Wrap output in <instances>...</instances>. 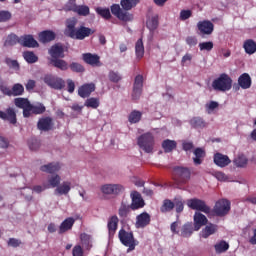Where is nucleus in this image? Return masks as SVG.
<instances>
[{
	"mask_svg": "<svg viewBox=\"0 0 256 256\" xmlns=\"http://www.w3.org/2000/svg\"><path fill=\"white\" fill-rule=\"evenodd\" d=\"M76 25H77V21H75V20H72V21L68 22V24H67L66 34L71 39L83 41V39H87V37H91V35H93V33H95V30H93L89 27L80 26L78 28H75Z\"/></svg>",
	"mask_w": 256,
	"mask_h": 256,
	"instance_id": "f257e3e1",
	"label": "nucleus"
},
{
	"mask_svg": "<svg viewBox=\"0 0 256 256\" xmlns=\"http://www.w3.org/2000/svg\"><path fill=\"white\" fill-rule=\"evenodd\" d=\"M173 181L177 188L187 185L191 180V169L187 167L175 166L173 168Z\"/></svg>",
	"mask_w": 256,
	"mask_h": 256,
	"instance_id": "f03ea898",
	"label": "nucleus"
},
{
	"mask_svg": "<svg viewBox=\"0 0 256 256\" xmlns=\"http://www.w3.org/2000/svg\"><path fill=\"white\" fill-rule=\"evenodd\" d=\"M231 87H233V79H231L227 73H222L218 78L214 79L212 82V88L214 91H231Z\"/></svg>",
	"mask_w": 256,
	"mask_h": 256,
	"instance_id": "7ed1b4c3",
	"label": "nucleus"
},
{
	"mask_svg": "<svg viewBox=\"0 0 256 256\" xmlns=\"http://www.w3.org/2000/svg\"><path fill=\"white\" fill-rule=\"evenodd\" d=\"M137 145L145 153H153V149L155 147V137H153V134L150 132L144 133L138 138Z\"/></svg>",
	"mask_w": 256,
	"mask_h": 256,
	"instance_id": "20e7f679",
	"label": "nucleus"
},
{
	"mask_svg": "<svg viewBox=\"0 0 256 256\" xmlns=\"http://www.w3.org/2000/svg\"><path fill=\"white\" fill-rule=\"evenodd\" d=\"M118 238L124 247H128L129 251H135L136 243L133 232H127L125 229H120L118 232Z\"/></svg>",
	"mask_w": 256,
	"mask_h": 256,
	"instance_id": "39448f33",
	"label": "nucleus"
},
{
	"mask_svg": "<svg viewBox=\"0 0 256 256\" xmlns=\"http://www.w3.org/2000/svg\"><path fill=\"white\" fill-rule=\"evenodd\" d=\"M187 206L193 211H200L201 213H205L206 215H209V213H211V207H209L204 200L199 198L188 199Z\"/></svg>",
	"mask_w": 256,
	"mask_h": 256,
	"instance_id": "423d86ee",
	"label": "nucleus"
},
{
	"mask_svg": "<svg viewBox=\"0 0 256 256\" xmlns=\"http://www.w3.org/2000/svg\"><path fill=\"white\" fill-rule=\"evenodd\" d=\"M231 211V201L220 199L215 203L213 213L216 217H225Z\"/></svg>",
	"mask_w": 256,
	"mask_h": 256,
	"instance_id": "0eeeda50",
	"label": "nucleus"
},
{
	"mask_svg": "<svg viewBox=\"0 0 256 256\" xmlns=\"http://www.w3.org/2000/svg\"><path fill=\"white\" fill-rule=\"evenodd\" d=\"M43 81L46 85H48V87L55 89L56 91L65 89V80H63V78L47 74L44 76Z\"/></svg>",
	"mask_w": 256,
	"mask_h": 256,
	"instance_id": "6e6552de",
	"label": "nucleus"
},
{
	"mask_svg": "<svg viewBox=\"0 0 256 256\" xmlns=\"http://www.w3.org/2000/svg\"><path fill=\"white\" fill-rule=\"evenodd\" d=\"M111 13L112 15L117 17V19H119L120 21H124L125 23L133 21V14L121 9V6H119V4H114L111 6Z\"/></svg>",
	"mask_w": 256,
	"mask_h": 256,
	"instance_id": "1a4fd4ad",
	"label": "nucleus"
},
{
	"mask_svg": "<svg viewBox=\"0 0 256 256\" xmlns=\"http://www.w3.org/2000/svg\"><path fill=\"white\" fill-rule=\"evenodd\" d=\"M143 93V75H137L134 80L132 99L133 101H139L141 94Z\"/></svg>",
	"mask_w": 256,
	"mask_h": 256,
	"instance_id": "9d476101",
	"label": "nucleus"
},
{
	"mask_svg": "<svg viewBox=\"0 0 256 256\" xmlns=\"http://www.w3.org/2000/svg\"><path fill=\"white\" fill-rule=\"evenodd\" d=\"M131 197V204L130 207L132 211H137L139 209H143L145 207V200H143V197L141 194L137 191H132L130 194Z\"/></svg>",
	"mask_w": 256,
	"mask_h": 256,
	"instance_id": "9b49d317",
	"label": "nucleus"
},
{
	"mask_svg": "<svg viewBox=\"0 0 256 256\" xmlns=\"http://www.w3.org/2000/svg\"><path fill=\"white\" fill-rule=\"evenodd\" d=\"M104 195H119L125 191V187L121 184H105L101 187Z\"/></svg>",
	"mask_w": 256,
	"mask_h": 256,
	"instance_id": "f8f14e48",
	"label": "nucleus"
},
{
	"mask_svg": "<svg viewBox=\"0 0 256 256\" xmlns=\"http://www.w3.org/2000/svg\"><path fill=\"white\" fill-rule=\"evenodd\" d=\"M50 59H64L65 58V48L63 44L56 43L50 47L48 50Z\"/></svg>",
	"mask_w": 256,
	"mask_h": 256,
	"instance_id": "ddd939ff",
	"label": "nucleus"
},
{
	"mask_svg": "<svg viewBox=\"0 0 256 256\" xmlns=\"http://www.w3.org/2000/svg\"><path fill=\"white\" fill-rule=\"evenodd\" d=\"M148 225H151V215L149 213L142 212L136 216V229H145Z\"/></svg>",
	"mask_w": 256,
	"mask_h": 256,
	"instance_id": "4468645a",
	"label": "nucleus"
},
{
	"mask_svg": "<svg viewBox=\"0 0 256 256\" xmlns=\"http://www.w3.org/2000/svg\"><path fill=\"white\" fill-rule=\"evenodd\" d=\"M197 28L200 35H211L215 30V25L209 20H204L197 23Z\"/></svg>",
	"mask_w": 256,
	"mask_h": 256,
	"instance_id": "2eb2a0df",
	"label": "nucleus"
},
{
	"mask_svg": "<svg viewBox=\"0 0 256 256\" xmlns=\"http://www.w3.org/2000/svg\"><path fill=\"white\" fill-rule=\"evenodd\" d=\"M14 105L18 109H23V117L29 118V108L31 107V102L28 98H15Z\"/></svg>",
	"mask_w": 256,
	"mask_h": 256,
	"instance_id": "dca6fc26",
	"label": "nucleus"
},
{
	"mask_svg": "<svg viewBox=\"0 0 256 256\" xmlns=\"http://www.w3.org/2000/svg\"><path fill=\"white\" fill-rule=\"evenodd\" d=\"M82 59L84 63L91 65V67H101V57L97 54L84 53Z\"/></svg>",
	"mask_w": 256,
	"mask_h": 256,
	"instance_id": "f3484780",
	"label": "nucleus"
},
{
	"mask_svg": "<svg viewBox=\"0 0 256 256\" xmlns=\"http://www.w3.org/2000/svg\"><path fill=\"white\" fill-rule=\"evenodd\" d=\"M0 119L8 121L11 125H15L17 123V113L13 108H8L6 111L0 110Z\"/></svg>",
	"mask_w": 256,
	"mask_h": 256,
	"instance_id": "a211bd4d",
	"label": "nucleus"
},
{
	"mask_svg": "<svg viewBox=\"0 0 256 256\" xmlns=\"http://www.w3.org/2000/svg\"><path fill=\"white\" fill-rule=\"evenodd\" d=\"M53 125V118L46 116L38 120L37 129H39V131H51L53 129Z\"/></svg>",
	"mask_w": 256,
	"mask_h": 256,
	"instance_id": "6ab92c4d",
	"label": "nucleus"
},
{
	"mask_svg": "<svg viewBox=\"0 0 256 256\" xmlns=\"http://www.w3.org/2000/svg\"><path fill=\"white\" fill-rule=\"evenodd\" d=\"M119 227V217L117 215H113L108 219L107 229L108 235L110 238L115 237V233H117V229Z\"/></svg>",
	"mask_w": 256,
	"mask_h": 256,
	"instance_id": "aec40b11",
	"label": "nucleus"
},
{
	"mask_svg": "<svg viewBox=\"0 0 256 256\" xmlns=\"http://www.w3.org/2000/svg\"><path fill=\"white\" fill-rule=\"evenodd\" d=\"M95 83H86L79 87L78 95L82 97V99H87L94 91H95Z\"/></svg>",
	"mask_w": 256,
	"mask_h": 256,
	"instance_id": "412c9836",
	"label": "nucleus"
},
{
	"mask_svg": "<svg viewBox=\"0 0 256 256\" xmlns=\"http://www.w3.org/2000/svg\"><path fill=\"white\" fill-rule=\"evenodd\" d=\"M48 64L60 71H67L69 69V63L61 58H48Z\"/></svg>",
	"mask_w": 256,
	"mask_h": 256,
	"instance_id": "4be33fe9",
	"label": "nucleus"
},
{
	"mask_svg": "<svg viewBox=\"0 0 256 256\" xmlns=\"http://www.w3.org/2000/svg\"><path fill=\"white\" fill-rule=\"evenodd\" d=\"M207 216L201 212H195L194 214V231H199L203 226L208 223Z\"/></svg>",
	"mask_w": 256,
	"mask_h": 256,
	"instance_id": "5701e85b",
	"label": "nucleus"
},
{
	"mask_svg": "<svg viewBox=\"0 0 256 256\" xmlns=\"http://www.w3.org/2000/svg\"><path fill=\"white\" fill-rule=\"evenodd\" d=\"M214 163L217 167L223 168L231 165V159H229V156L218 152L214 154Z\"/></svg>",
	"mask_w": 256,
	"mask_h": 256,
	"instance_id": "b1692460",
	"label": "nucleus"
},
{
	"mask_svg": "<svg viewBox=\"0 0 256 256\" xmlns=\"http://www.w3.org/2000/svg\"><path fill=\"white\" fill-rule=\"evenodd\" d=\"M40 171H42L43 173H49L50 175H53L55 173H58V171H61V164L59 162H51L42 165L40 167Z\"/></svg>",
	"mask_w": 256,
	"mask_h": 256,
	"instance_id": "393cba45",
	"label": "nucleus"
},
{
	"mask_svg": "<svg viewBox=\"0 0 256 256\" xmlns=\"http://www.w3.org/2000/svg\"><path fill=\"white\" fill-rule=\"evenodd\" d=\"M46 111L47 108L41 102L30 104V108L28 109V117H31V115H43V113Z\"/></svg>",
	"mask_w": 256,
	"mask_h": 256,
	"instance_id": "a878e982",
	"label": "nucleus"
},
{
	"mask_svg": "<svg viewBox=\"0 0 256 256\" xmlns=\"http://www.w3.org/2000/svg\"><path fill=\"white\" fill-rule=\"evenodd\" d=\"M131 211H133L131 205L128 204L125 200H122L120 207L118 209V215L120 219H127V217H129V215L131 214Z\"/></svg>",
	"mask_w": 256,
	"mask_h": 256,
	"instance_id": "bb28decb",
	"label": "nucleus"
},
{
	"mask_svg": "<svg viewBox=\"0 0 256 256\" xmlns=\"http://www.w3.org/2000/svg\"><path fill=\"white\" fill-rule=\"evenodd\" d=\"M20 45H22L23 47H32V48L39 47V43L37 42V40H35V38H33L32 35L21 36Z\"/></svg>",
	"mask_w": 256,
	"mask_h": 256,
	"instance_id": "cd10ccee",
	"label": "nucleus"
},
{
	"mask_svg": "<svg viewBox=\"0 0 256 256\" xmlns=\"http://www.w3.org/2000/svg\"><path fill=\"white\" fill-rule=\"evenodd\" d=\"M217 229V225L210 223L206 225L204 229H202V231L200 232V236L202 237V239H208V237H211V235H215V233H217Z\"/></svg>",
	"mask_w": 256,
	"mask_h": 256,
	"instance_id": "c85d7f7f",
	"label": "nucleus"
},
{
	"mask_svg": "<svg viewBox=\"0 0 256 256\" xmlns=\"http://www.w3.org/2000/svg\"><path fill=\"white\" fill-rule=\"evenodd\" d=\"M73 225H75V219L73 217L66 218L59 227V234L67 233V231H71L73 229Z\"/></svg>",
	"mask_w": 256,
	"mask_h": 256,
	"instance_id": "c756f323",
	"label": "nucleus"
},
{
	"mask_svg": "<svg viewBox=\"0 0 256 256\" xmlns=\"http://www.w3.org/2000/svg\"><path fill=\"white\" fill-rule=\"evenodd\" d=\"M55 32L51 30H45L40 32L39 34V42L40 43H51V41H55Z\"/></svg>",
	"mask_w": 256,
	"mask_h": 256,
	"instance_id": "7c9ffc66",
	"label": "nucleus"
},
{
	"mask_svg": "<svg viewBox=\"0 0 256 256\" xmlns=\"http://www.w3.org/2000/svg\"><path fill=\"white\" fill-rule=\"evenodd\" d=\"M251 76L247 73H243L238 78V85L241 89H251Z\"/></svg>",
	"mask_w": 256,
	"mask_h": 256,
	"instance_id": "2f4dec72",
	"label": "nucleus"
},
{
	"mask_svg": "<svg viewBox=\"0 0 256 256\" xmlns=\"http://www.w3.org/2000/svg\"><path fill=\"white\" fill-rule=\"evenodd\" d=\"M193 231H195V229H193V223H185L180 229L179 236L184 238L191 237V235H193Z\"/></svg>",
	"mask_w": 256,
	"mask_h": 256,
	"instance_id": "473e14b6",
	"label": "nucleus"
},
{
	"mask_svg": "<svg viewBox=\"0 0 256 256\" xmlns=\"http://www.w3.org/2000/svg\"><path fill=\"white\" fill-rule=\"evenodd\" d=\"M135 55L136 59L141 61L143 57L145 56V46L143 45V39H138L135 44Z\"/></svg>",
	"mask_w": 256,
	"mask_h": 256,
	"instance_id": "72a5a7b5",
	"label": "nucleus"
},
{
	"mask_svg": "<svg viewBox=\"0 0 256 256\" xmlns=\"http://www.w3.org/2000/svg\"><path fill=\"white\" fill-rule=\"evenodd\" d=\"M243 49L247 55H253L256 53V42L253 39H247L243 44Z\"/></svg>",
	"mask_w": 256,
	"mask_h": 256,
	"instance_id": "f704fd0d",
	"label": "nucleus"
},
{
	"mask_svg": "<svg viewBox=\"0 0 256 256\" xmlns=\"http://www.w3.org/2000/svg\"><path fill=\"white\" fill-rule=\"evenodd\" d=\"M194 155H195V157L193 158L194 164L201 165L207 153L205 152V150H203V148H196L194 150Z\"/></svg>",
	"mask_w": 256,
	"mask_h": 256,
	"instance_id": "c9c22d12",
	"label": "nucleus"
},
{
	"mask_svg": "<svg viewBox=\"0 0 256 256\" xmlns=\"http://www.w3.org/2000/svg\"><path fill=\"white\" fill-rule=\"evenodd\" d=\"M21 45V38L17 36L16 34H9L4 42V47H14V45Z\"/></svg>",
	"mask_w": 256,
	"mask_h": 256,
	"instance_id": "e433bc0d",
	"label": "nucleus"
},
{
	"mask_svg": "<svg viewBox=\"0 0 256 256\" xmlns=\"http://www.w3.org/2000/svg\"><path fill=\"white\" fill-rule=\"evenodd\" d=\"M71 191V182H63L60 186L55 189L56 195H67Z\"/></svg>",
	"mask_w": 256,
	"mask_h": 256,
	"instance_id": "4c0bfd02",
	"label": "nucleus"
},
{
	"mask_svg": "<svg viewBox=\"0 0 256 256\" xmlns=\"http://www.w3.org/2000/svg\"><path fill=\"white\" fill-rule=\"evenodd\" d=\"M162 148L164 149V153H171L174 149H177V142L166 139L162 142Z\"/></svg>",
	"mask_w": 256,
	"mask_h": 256,
	"instance_id": "58836bf2",
	"label": "nucleus"
},
{
	"mask_svg": "<svg viewBox=\"0 0 256 256\" xmlns=\"http://www.w3.org/2000/svg\"><path fill=\"white\" fill-rule=\"evenodd\" d=\"M140 0H121L120 5L124 9V11H131L133 7H137L139 5Z\"/></svg>",
	"mask_w": 256,
	"mask_h": 256,
	"instance_id": "ea45409f",
	"label": "nucleus"
},
{
	"mask_svg": "<svg viewBox=\"0 0 256 256\" xmlns=\"http://www.w3.org/2000/svg\"><path fill=\"white\" fill-rule=\"evenodd\" d=\"M175 209V203L169 199H165L160 207L161 213H171Z\"/></svg>",
	"mask_w": 256,
	"mask_h": 256,
	"instance_id": "a19ab883",
	"label": "nucleus"
},
{
	"mask_svg": "<svg viewBox=\"0 0 256 256\" xmlns=\"http://www.w3.org/2000/svg\"><path fill=\"white\" fill-rule=\"evenodd\" d=\"M190 125L194 127V129H204L207 127V123L201 117H194L190 120Z\"/></svg>",
	"mask_w": 256,
	"mask_h": 256,
	"instance_id": "79ce46f5",
	"label": "nucleus"
},
{
	"mask_svg": "<svg viewBox=\"0 0 256 256\" xmlns=\"http://www.w3.org/2000/svg\"><path fill=\"white\" fill-rule=\"evenodd\" d=\"M146 27L151 32L155 31L157 27H159V16L156 15L148 19L146 22Z\"/></svg>",
	"mask_w": 256,
	"mask_h": 256,
	"instance_id": "37998d69",
	"label": "nucleus"
},
{
	"mask_svg": "<svg viewBox=\"0 0 256 256\" xmlns=\"http://www.w3.org/2000/svg\"><path fill=\"white\" fill-rule=\"evenodd\" d=\"M61 183V176L55 174L48 178V185H46L47 189H55Z\"/></svg>",
	"mask_w": 256,
	"mask_h": 256,
	"instance_id": "c03bdc74",
	"label": "nucleus"
},
{
	"mask_svg": "<svg viewBox=\"0 0 256 256\" xmlns=\"http://www.w3.org/2000/svg\"><path fill=\"white\" fill-rule=\"evenodd\" d=\"M141 117H143V113L139 110H133L129 116H128V121L129 123H139L141 121Z\"/></svg>",
	"mask_w": 256,
	"mask_h": 256,
	"instance_id": "a18cd8bd",
	"label": "nucleus"
},
{
	"mask_svg": "<svg viewBox=\"0 0 256 256\" xmlns=\"http://www.w3.org/2000/svg\"><path fill=\"white\" fill-rule=\"evenodd\" d=\"M23 58L25 59L26 63H37L39 61V57L35 55L33 51H25L23 52Z\"/></svg>",
	"mask_w": 256,
	"mask_h": 256,
	"instance_id": "49530a36",
	"label": "nucleus"
},
{
	"mask_svg": "<svg viewBox=\"0 0 256 256\" xmlns=\"http://www.w3.org/2000/svg\"><path fill=\"white\" fill-rule=\"evenodd\" d=\"M12 97H21L25 93V87L21 83H16L12 86Z\"/></svg>",
	"mask_w": 256,
	"mask_h": 256,
	"instance_id": "de8ad7c7",
	"label": "nucleus"
},
{
	"mask_svg": "<svg viewBox=\"0 0 256 256\" xmlns=\"http://www.w3.org/2000/svg\"><path fill=\"white\" fill-rule=\"evenodd\" d=\"M68 69H70L72 73H85V66L78 62L68 64Z\"/></svg>",
	"mask_w": 256,
	"mask_h": 256,
	"instance_id": "09e8293b",
	"label": "nucleus"
},
{
	"mask_svg": "<svg viewBox=\"0 0 256 256\" xmlns=\"http://www.w3.org/2000/svg\"><path fill=\"white\" fill-rule=\"evenodd\" d=\"M99 105H101V102L99 101V98L95 97L88 98L84 103V106L88 107V109H97Z\"/></svg>",
	"mask_w": 256,
	"mask_h": 256,
	"instance_id": "8fccbe9b",
	"label": "nucleus"
},
{
	"mask_svg": "<svg viewBox=\"0 0 256 256\" xmlns=\"http://www.w3.org/2000/svg\"><path fill=\"white\" fill-rule=\"evenodd\" d=\"M212 175L215 177V179H217V181H222L224 183H229L232 181L231 178L222 171H215L212 173Z\"/></svg>",
	"mask_w": 256,
	"mask_h": 256,
	"instance_id": "3c124183",
	"label": "nucleus"
},
{
	"mask_svg": "<svg viewBox=\"0 0 256 256\" xmlns=\"http://www.w3.org/2000/svg\"><path fill=\"white\" fill-rule=\"evenodd\" d=\"M214 249L216 253H225V251L229 250V243L222 240L214 245Z\"/></svg>",
	"mask_w": 256,
	"mask_h": 256,
	"instance_id": "603ef678",
	"label": "nucleus"
},
{
	"mask_svg": "<svg viewBox=\"0 0 256 256\" xmlns=\"http://www.w3.org/2000/svg\"><path fill=\"white\" fill-rule=\"evenodd\" d=\"M96 13L100 15L103 19H106V21H109L111 19V10L109 8H96Z\"/></svg>",
	"mask_w": 256,
	"mask_h": 256,
	"instance_id": "864d4df0",
	"label": "nucleus"
},
{
	"mask_svg": "<svg viewBox=\"0 0 256 256\" xmlns=\"http://www.w3.org/2000/svg\"><path fill=\"white\" fill-rule=\"evenodd\" d=\"M74 13H77V14L81 15L82 17H87V15H89V13H90L89 6L79 5L74 10Z\"/></svg>",
	"mask_w": 256,
	"mask_h": 256,
	"instance_id": "5fc2aeb1",
	"label": "nucleus"
},
{
	"mask_svg": "<svg viewBox=\"0 0 256 256\" xmlns=\"http://www.w3.org/2000/svg\"><path fill=\"white\" fill-rule=\"evenodd\" d=\"M108 79L109 81H111V83H119V81H121L123 77H121V74H119V72L111 70L108 74Z\"/></svg>",
	"mask_w": 256,
	"mask_h": 256,
	"instance_id": "6e6d98bb",
	"label": "nucleus"
},
{
	"mask_svg": "<svg viewBox=\"0 0 256 256\" xmlns=\"http://www.w3.org/2000/svg\"><path fill=\"white\" fill-rule=\"evenodd\" d=\"M80 240L82 245H84L86 249H89L91 247V236H89V234L82 233L80 235Z\"/></svg>",
	"mask_w": 256,
	"mask_h": 256,
	"instance_id": "4d7b16f0",
	"label": "nucleus"
},
{
	"mask_svg": "<svg viewBox=\"0 0 256 256\" xmlns=\"http://www.w3.org/2000/svg\"><path fill=\"white\" fill-rule=\"evenodd\" d=\"M247 161V157H245L244 155H240L234 160V165L236 167H246Z\"/></svg>",
	"mask_w": 256,
	"mask_h": 256,
	"instance_id": "13d9d810",
	"label": "nucleus"
},
{
	"mask_svg": "<svg viewBox=\"0 0 256 256\" xmlns=\"http://www.w3.org/2000/svg\"><path fill=\"white\" fill-rule=\"evenodd\" d=\"M28 147L31 151H37L41 147L39 140L32 138L28 141Z\"/></svg>",
	"mask_w": 256,
	"mask_h": 256,
	"instance_id": "bf43d9fd",
	"label": "nucleus"
},
{
	"mask_svg": "<svg viewBox=\"0 0 256 256\" xmlns=\"http://www.w3.org/2000/svg\"><path fill=\"white\" fill-rule=\"evenodd\" d=\"M5 63L10 69H14V71H19V62L17 60L6 58Z\"/></svg>",
	"mask_w": 256,
	"mask_h": 256,
	"instance_id": "052dcab7",
	"label": "nucleus"
},
{
	"mask_svg": "<svg viewBox=\"0 0 256 256\" xmlns=\"http://www.w3.org/2000/svg\"><path fill=\"white\" fill-rule=\"evenodd\" d=\"M174 207L176 209V213H183V210L185 209V204L183 203V200L175 198Z\"/></svg>",
	"mask_w": 256,
	"mask_h": 256,
	"instance_id": "680f3d73",
	"label": "nucleus"
},
{
	"mask_svg": "<svg viewBox=\"0 0 256 256\" xmlns=\"http://www.w3.org/2000/svg\"><path fill=\"white\" fill-rule=\"evenodd\" d=\"M11 17V12L7 10L0 11V23H7V21H10Z\"/></svg>",
	"mask_w": 256,
	"mask_h": 256,
	"instance_id": "e2e57ef3",
	"label": "nucleus"
},
{
	"mask_svg": "<svg viewBox=\"0 0 256 256\" xmlns=\"http://www.w3.org/2000/svg\"><path fill=\"white\" fill-rule=\"evenodd\" d=\"M199 49L200 51H212L213 50V42H201L199 43Z\"/></svg>",
	"mask_w": 256,
	"mask_h": 256,
	"instance_id": "0e129e2a",
	"label": "nucleus"
},
{
	"mask_svg": "<svg viewBox=\"0 0 256 256\" xmlns=\"http://www.w3.org/2000/svg\"><path fill=\"white\" fill-rule=\"evenodd\" d=\"M191 61H193V54L186 53L181 60L182 67H185L186 65H191Z\"/></svg>",
	"mask_w": 256,
	"mask_h": 256,
	"instance_id": "69168bd1",
	"label": "nucleus"
},
{
	"mask_svg": "<svg viewBox=\"0 0 256 256\" xmlns=\"http://www.w3.org/2000/svg\"><path fill=\"white\" fill-rule=\"evenodd\" d=\"M72 255L73 256H84L85 252L83 251V247L81 245H76L72 249Z\"/></svg>",
	"mask_w": 256,
	"mask_h": 256,
	"instance_id": "338daca9",
	"label": "nucleus"
},
{
	"mask_svg": "<svg viewBox=\"0 0 256 256\" xmlns=\"http://www.w3.org/2000/svg\"><path fill=\"white\" fill-rule=\"evenodd\" d=\"M199 43V40L195 36H187L186 37V45L189 47H195Z\"/></svg>",
	"mask_w": 256,
	"mask_h": 256,
	"instance_id": "774afa93",
	"label": "nucleus"
}]
</instances>
